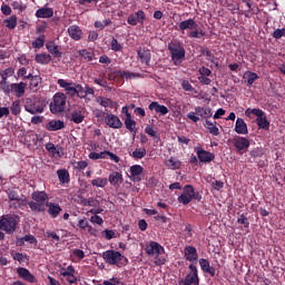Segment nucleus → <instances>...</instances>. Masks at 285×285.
Wrapping results in <instances>:
<instances>
[{
    "label": "nucleus",
    "instance_id": "44",
    "mask_svg": "<svg viewBox=\"0 0 285 285\" xmlns=\"http://www.w3.org/2000/svg\"><path fill=\"white\" fill-rule=\"evenodd\" d=\"M4 23L9 30H14L17 28V16H11L9 19L4 20Z\"/></svg>",
    "mask_w": 285,
    "mask_h": 285
},
{
    "label": "nucleus",
    "instance_id": "34",
    "mask_svg": "<svg viewBox=\"0 0 285 285\" xmlns=\"http://www.w3.org/2000/svg\"><path fill=\"white\" fill-rule=\"evenodd\" d=\"M0 90H2V92H4L7 97H10V94H12V83L8 82L7 79L1 78Z\"/></svg>",
    "mask_w": 285,
    "mask_h": 285
},
{
    "label": "nucleus",
    "instance_id": "14",
    "mask_svg": "<svg viewBox=\"0 0 285 285\" xmlns=\"http://www.w3.org/2000/svg\"><path fill=\"white\" fill-rule=\"evenodd\" d=\"M107 181H109V184L111 186H114L115 188H119V186H121L124 184V175H121V173H119V171H112L109 175Z\"/></svg>",
    "mask_w": 285,
    "mask_h": 285
},
{
    "label": "nucleus",
    "instance_id": "37",
    "mask_svg": "<svg viewBox=\"0 0 285 285\" xmlns=\"http://www.w3.org/2000/svg\"><path fill=\"white\" fill-rule=\"evenodd\" d=\"M256 124L258 128H262L263 130H268V128H271V122L266 118V115H263L259 118H256Z\"/></svg>",
    "mask_w": 285,
    "mask_h": 285
},
{
    "label": "nucleus",
    "instance_id": "19",
    "mask_svg": "<svg viewBox=\"0 0 285 285\" xmlns=\"http://www.w3.org/2000/svg\"><path fill=\"white\" fill-rule=\"evenodd\" d=\"M53 14L55 10H52V8L42 7L36 11V17L38 19H50L53 17Z\"/></svg>",
    "mask_w": 285,
    "mask_h": 285
},
{
    "label": "nucleus",
    "instance_id": "40",
    "mask_svg": "<svg viewBox=\"0 0 285 285\" xmlns=\"http://www.w3.org/2000/svg\"><path fill=\"white\" fill-rule=\"evenodd\" d=\"M91 186H95L96 188H106V186H108V178H95L91 180Z\"/></svg>",
    "mask_w": 285,
    "mask_h": 285
},
{
    "label": "nucleus",
    "instance_id": "33",
    "mask_svg": "<svg viewBox=\"0 0 285 285\" xmlns=\"http://www.w3.org/2000/svg\"><path fill=\"white\" fill-rule=\"evenodd\" d=\"M46 48H47L48 52H50V55H53V57H57L58 59H60L61 51H59L58 45H56L55 42H48L46 45Z\"/></svg>",
    "mask_w": 285,
    "mask_h": 285
},
{
    "label": "nucleus",
    "instance_id": "1",
    "mask_svg": "<svg viewBox=\"0 0 285 285\" xmlns=\"http://www.w3.org/2000/svg\"><path fill=\"white\" fill-rule=\"evenodd\" d=\"M178 30L183 33L188 30L187 37H189V39H202V37L206 35L204 30L199 29V24L193 18L179 22Z\"/></svg>",
    "mask_w": 285,
    "mask_h": 285
},
{
    "label": "nucleus",
    "instance_id": "20",
    "mask_svg": "<svg viewBox=\"0 0 285 285\" xmlns=\"http://www.w3.org/2000/svg\"><path fill=\"white\" fill-rule=\"evenodd\" d=\"M46 206L48 208V214L50 215V217H52V219H57V217H59V214L62 210L61 206L55 203H47Z\"/></svg>",
    "mask_w": 285,
    "mask_h": 285
},
{
    "label": "nucleus",
    "instance_id": "63",
    "mask_svg": "<svg viewBox=\"0 0 285 285\" xmlns=\"http://www.w3.org/2000/svg\"><path fill=\"white\" fill-rule=\"evenodd\" d=\"M237 222H238V224L245 226V228H248V226L250 224V223H248V218L246 216H244V214L240 215V217L237 219Z\"/></svg>",
    "mask_w": 285,
    "mask_h": 285
},
{
    "label": "nucleus",
    "instance_id": "7",
    "mask_svg": "<svg viewBox=\"0 0 285 285\" xmlns=\"http://www.w3.org/2000/svg\"><path fill=\"white\" fill-rule=\"evenodd\" d=\"M17 224H19V217L14 215H6L0 219V230L12 235L17 230Z\"/></svg>",
    "mask_w": 285,
    "mask_h": 285
},
{
    "label": "nucleus",
    "instance_id": "53",
    "mask_svg": "<svg viewBox=\"0 0 285 285\" xmlns=\"http://www.w3.org/2000/svg\"><path fill=\"white\" fill-rule=\"evenodd\" d=\"M183 193L193 199V197H195V187L186 185Z\"/></svg>",
    "mask_w": 285,
    "mask_h": 285
},
{
    "label": "nucleus",
    "instance_id": "49",
    "mask_svg": "<svg viewBox=\"0 0 285 285\" xmlns=\"http://www.w3.org/2000/svg\"><path fill=\"white\" fill-rule=\"evenodd\" d=\"M76 97L79 99H86V88L81 85H76Z\"/></svg>",
    "mask_w": 285,
    "mask_h": 285
},
{
    "label": "nucleus",
    "instance_id": "64",
    "mask_svg": "<svg viewBox=\"0 0 285 285\" xmlns=\"http://www.w3.org/2000/svg\"><path fill=\"white\" fill-rule=\"evenodd\" d=\"M145 132L146 135H149V137H157V131H155V128H153V126L148 125L145 128Z\"/></svg>",
    "mask_w": 285,
    "mask_h": 285
},
{
    "label": "nucleus",
    "instance_id": "10",
    "mask_svg": "<svg viewBox=\"0 0 285 285\" xmlns=\"http://www.w3.org/2000/svg\"><path fill=\"white\" fill-rule=\"evenodd\" d=\"M195 153L203 164H210L215 159V154L204 150L202 147H195Z\"/></svg>",
    "mask_w": 285,
    "mask_h": 285
},
{
    "label": "nucleus",
    "instance_id": "51",
    "mask_svg": "<svg viewBox=\"0 0 285 285\" xmlns=\"http://www.w3.org/2000/svg\"><path fill=\"white\" fill-rule=\"evenodd\" d=\"M79 55L86 59V61H92L94 55L92 52L88 51L87 49L79 50Z\"/></svg>",
    "mask_w": 285,
    "mask_h": 285
},
{
    "label": "nucleus",
    "instance_id": "47",
    "mask_svg": "<svg viewBox=\"0 0 285 285\" xmlns=\"http://www.w3.org/2000/svg\"><path fill=\"white\" fill-rule=\"evenodd\" d=\"M60 275L66 278L70 275H75V267L72 265H69L67 268L60 269Z\"/></svg>",
    "mask_w": 285,
    "mask_h": 285
},
{
    "label": "nucleus",
    "instance_id": "27",
    "mask_svg": "<svg viewBox=\"0 0 285 285\" xmlns=\"http://www.w3.org/2000/svg\"><path fill=\"white\" fill-rule=\"evenodd\" d=\"M138 57L141 63H145V66H150V59H151L150 50H146V49L138 50Z\"/></svg>",
    "mask_w": 285,
    "mask_h": 285
},
{
    "label": "nucleus",
    "instance_id": "2",
    "mask_svg": "<svg viewBox=\"0 0 285 285\" xmlns=\"http://www.w3.org/2000/svg\"><path fill=\"white\" fill-rule=\"evenodd\" d=\"M33 200L28 203V206L32 213H46V202L48 200V194L46 191L36 190L31 194Z\"/></svg>",
    "mask_w": 285,
    "mask_h": 285
},
{
    "label": "nucleus",
    "instance_id": "22",
    "mask_svg": "<svg viewBox=\"0 0 285 285\" xmlns=\"http://www.w3.org/2000/svg\"><path fill=\"white\" fill-rule=\"evenodd\" d=\"M235 132H237V135H248V126L243 118H237L235 125Z\"/></svg>",
    "mask_w": 285,
    "mask_h": 285
},
{
    "label": "nucleus",
    "instance_id": "25",
    "mask_svg": "<svg viewBox=\"0 0 285 285\" xmlns=\"http://www.w3.org/2000/svg\"><path fill=\"white\" fill-rule=\"evenodd\" d=\"M244 82L247 86H253L257 79H259V76L256 72L253 71H246L243 76Z\"/></svg>",
    "mask_w": 285,
    "mask_h": 285
},
{
    "label": "nucleus",
    "instance_id": "11",
    "mask_svg": "<svg viewBox=\"0 0 285 285\" xmlns=\"http://www.w3.org/2000/svg\"><path fill=\"white\" fill-rule=\"evenodd\" d=\"M105 124L109 128H114L115 130H119V128L124 127V122H121V119H119L117 115L114 114H107L105 116Z\"/></svg>",
    "mask_w": 285,
    "mask_h": 285
},
{
    "label": "nucleus",
    "instance_id": "58",
    "mask_svg": "<svg viewBox=\"0 0 285 285\" xmlns=\"http://www.w3.org/2000/svg\"><path fill=\"white\" fill-rule=\"evenodd\" d=\"M122 49H124V47H121L119 41H117V39L112 38V40H111V50H114V52H121Z\"/></svg>",
    "mask_w": 285,
    "mask_h": 285
},
{
    "label": "nucleus",
    "instance_id": "59",
    "mask_svg": "<svg viewBox=\"0 0 285 285\" xmlns=\"http://www.w3.org/2000/svg\"><path fill=\"white\" fill-rule=\"evenodd\" d=\"M11 8H13V10H20V12H23V10H26V6L21 3V1H13L11 3Z\"/></svg>",
    "mask_w": 285,
    "mask_h": 285
},
{
    "label": "nucleus",
    "instance_id": "16",
    "mask_svg": "<svg viewBox=\"0 0 285 285\" xmlns=\"http://www.w3.org/2000/svg\"><path fill=\"white\" fill-rule=\"evenodd\" d=\"M234 146L239 151L246 153V150H248V148L250 147V141L248 140V138L238 137L234 140Z\"/></svg>",
    "mask_w": 285,
    "mask_h": 285
},
{
    "label": "nucleus",
    "instance_id": "41",
    "mask_svg": "<svg viewBox=\"0 0 285 285\" xmlns=\"http://www.w3.org/2000/svg\"><path fill=\"white\" fill-rule=\"evenodd\" d=\"M130 157H132V159H144V157H146V149H145V147L136 148L130 154Z\"/></svg>",
    "mask_w": 285,
    "mask_h": 285
},
{
    "label": "nucleus",
    "instance_id": "9",
    "mask_svg": "<svg viewBox=\"0 0 285 285\" xmlns=\"http://www.w3.org/2000/svg\"><path fill=\"white\" fill-rule=\"evenodd\" d=\"M145 22H146V12H144V10H138L135 13H131L127 18V23L129 26H137L138 23H140V26H144Z\"/></svg>",
    "mask_w": 285,
    "mask_h": 285
},
{
    "label": "nucleus",
    "instance_id": "39",
    "mask_svg": "<svg viewBox=\"0 0 285 285\" xmlns=\"http://www.w3.org/2000/svg\"><path fill=\"white\" fill-rule=\"evenodd\" d=\"M166 166L171 170H179L181 168V161L175 159L174 157L166 160Z\"/></svg>",
    "mask_w": 285,
    "mask_h": 285
},
{
    "label": "nucleus",
    "instance_id": "31",
    "mask_svg": "<svg viewBox=\"0 0 285 285\" xmlns=\"http://www.w3.org/2000/svg\"><path fill=\"white\" fill-rule=\"evenodd\" d=\"M97 102L102 106V108H117V102L112 101L110 98L98 97Z\"/></svg>",
    "mask_w": 285,
    "mask_h": 285
},
{
    "label": "nucleus",
    "instance_id": "42",
    "mask_svg": "<svg viewBox=\"0 0 285 285\" xmlns=\"http://www.w3.org/2000/svg\"><path fill=\"white\" fill-rule=\"evenodd\" d=\"M46 150H48V153H51L53 157H61V153L59 151V148H57V146H55V144L52 142L46 144Z\"/></svg>",
    "mask_w": 285,
    "mask_h": 285
},
{
    "label": "nucleus",
    "instance_id": "23",
    "mask_svg": "<svg viewBox=\"0 0 285 285\" xmlns=\"http://www.w3.org/2000/svg\"><path fill=\"white\" fill-rule=\"evenodd\" d=\"M68 33H69V37H71V39H73L75 41L81 40V36L83 35L79 26H70L68 28Z\"/></svg>",
    "mask_w": 285,
    "mask_h": 285
},
{
    "label": "nucleus",
    "instance_id": "45",
    "mask_svg": "<svg viewBox=\"0 0 285 285\" xmlns=\"http://www.w3.org/2000/svg\"><path fill=\"white\" fill-rule=\"evenodd\" d=\"M10 110L12 115H21V102L19 100H16L11 104Z\"/></svg>",
    "mask_w": 285,
    "mask_h": 285
},
{
    "label": "nucleus",
    "instance_id": "46",
    "mask_svg": "<svg viewBox=\"0 0 285 285\" xmlns=\"http://www.w3.org/2000/svg\"><path fill=\"white\" fill-rule=\"evenodd\" d=\"M46 43V36L38 37L33 42L32 47L37 48L38 50L43 48V45Z\"/></svg>",
    "mask_w": 285,
    "mask_h": 285
},
{
    "label": "nucleus",
    "instance_id": "26",
    "mask_svg": "<svg viewBox=\"0 0 285 285\" xmlns=\"http://www.w3.org/2000/svg\"><path fill=\"white\" fill-rule=\"evenodd\" d=\"M149 110H155V112H157L159 115H168V107H166L164 105H159V102H157V101H153L149 105Z\"/></svg>",
    "mask_w": 285,
    "mask_h": 285
},
{
    "label": "nucleus",
    "instance_id": "8",
    "mask_svg": "<svg viewBox=\"0 0 285 285\" xmlns=\"http://www.w3.org/2000/svg\"><path fill=\"white\" fill-rule=\"evenodd\" d=\"M190 273L186 275L185 279L179 282V285H199V275L197 266L194 264L189 265Z\"/></svg>",
    "mask_w": 285,
    "mask_h": 285
},
{
    "label": "nucleus",
    "instance_id": "38",
    "mask_svg": "<svg viewBox=\"0 0 285 285\" xmlns=\"http://www.w3.org/2000/svg\"><path fill=\"white\" fill-rule=\"evenodd\" d=\"M70 117L73 124H81L83 122V119H86V116L83 115V112H81V110L72 111Z\"/></svg>",
    "mask_w": 285,
    "mask_h": 285
},
{
    "label": "nucleus",
    "instance_id": "15",
    "mask_svg": "<svg viewBox=\"0 0 285 285\" xmlns=\"http://www.w3.org/2000/svg\"><path fill=\"white\" fill-rule=\"evenodd\" d=\"M185 259L187 262H197L199 255L197 254V248L194 246H186L184 250Z\"/></svg>",
    "mask_w": 285,
    "mask_h": 285
},
{
    "label": "nucleus",
    "instance_id": "6",
    "mask_svg": "<svg viewBox=\"0 0 285 285\" xmlns=\"http://www.w3.org/2000/svg\"><path fill=\"white\" fill-rule=\"evenodd\" d=\"M66 94L57 92L52 97V101L49 105L50 112H52V115H59L60 112H63V110H66Z\"/></svg>",
    "mask_w": 285,
    "mask_h": 285
},
{
    "label": "nucleus",
    "instance_id": "35",
    "mask_svg": "<svg viewBox=\"0 0 285 285\" xmlns=\"http://www.w3.org/2000/svg\"><path fill=\"white\" fill-rule=\"evenodd\" d=\"M26 79H30V89L37 90L39 88V83H41V77L39 76H32V73H29Z\"/></svg>",
    "mask_w": 285,
    "mask_h": 285
},
{
    "label": "nucleus",
    "instance_id": "52",
    "mask_svg": "<svg viewBox=\"0 0 285 285\" xmlns=\"http://www.w3.org/2000/svg\"><path fill=\"white\" fill-rule=\"evenodd\" d=\"M57 83L60 88H63L65 92L72 87V82H68L66 79H58Z\"/></svg>",
    "mask_w": 285,
    "mask_h": 285
},
{
    "label": "nucleus",
    "instance_id": "36",
    "mask_svg": "<svg viewBox=\"0 0 285 285\" xmlns=\"http://www.w3.org/2000/svg\"><path fill=\"white\" fill-rule=\"evenodd\" d=\"M57 175L60 184H68L70 181V174L67 169H58Z\"/></svg>",
    "mask_w": 285,
    "mask_h": 285
},
{
    "label": "nucleus",
    "instance_id": "13",
    "mask_svg": "<svg viewBox=\"0 0 285 285\" xmlns=\"http://www.w3.org/2000/svg\"><path fill=\"white\" fill-rule=\"evenodd\" d=\"M17 274L20 277V279L29 282V284H35V282H37V278L35 277V275H32V273H30L28 268L19 267L17 269Z\"/></svg>",
    "mask_w": 285,
    "mask_h": 285
},
{
    "label": "nucleus",
    "instance_id": "3",
    "mask_svg": "<svg viewBox=\"0 0 285 285\" xmlns=\"http://www.w3.org/2000/svg\"><path fill=\"white\" fill-rule=\"evenodd\" d=\"M168 50L175 66H179V63L186 59V49H184V46H181V42L178 40H171L168 45Z\"/></svg>",
    "mask_w": 285,
    "mask_h": 285
},
{
    "label": "nucleus",
    "instance_id": "54",
    "mask_svg": "<svg viewBox=\"0 0 285 285\" xmlns=\"http://www.w3.org/2000/svg\"><path fill=\"white\" fill-rule=\"evenodd\" d=\"M12 75H14V69L13 68H7L2 72H0L1 79H7V80H8L9 77H12Z\"/></svg>",
    "mask_w": 285,
    "mask_h": 285
},
{
    "label": "nucleus",
    "instance_id": "30",
    "mask_svg": "<svg viewBox=\"0 0 285 285\" xmlns=\"http://www.w3.org/2000/svg\"><path fill=\"white\" fill-rule=\"evenodd\" d=\"M141 173H144V167L140 165H132L130 167V175L134 177V181H141V178L139 177Z\"/></svg>",
    "mask_w": 285,
    "mask_h": 285
},
{
    "label": "nucleus",
    "instance_id": "55",
    "mask_svg": "<svg viewBox=\"0 0 285 285\" xmlns=\"http://www.w3.org/2000/svg\"><path fill=\"white\" fill-rule=\"evenodd\" d=\"M272 37L274 39H282V38L285 39V28L274 30V32L272 33Z\"/></svg>",
    "mask_w": 285,
    "mask_h": 285
},
{
    "label": "nucleus",
    "instance_id": "4",
    "mask_svg": "<svg viewBox=\"0 0 285 285\" xmlns=\"http://www.w3.org/2000/svg\"><path fill=\"white\" fill-rule=\"evenodd\" d=\"M102 259L106 262V264H109V266H118L119 268H121V262H128V258L115 249L104 252Z\"/></svg>",
    "mask_w": 285,
    "mask_h": 285
},
{
    "label": "nucleus",
    "instance_id": "5",
    "mask_svg": "<svg viewBox=\"0 0 285 285\" xmlns=\"http://www.w3.org/2000/svg\"><path fill=\"white\" fill-rule=\"evenodd\" d=\"M46 108V102L39 98H27L24 100V110L30 115H41Z\"/></svg>",
    "mask_w": 285,
    "mask_h": 285
},
{
    "label": "nucleus",
    "instance_id": "57",
    "mask_svg": "<svg viewBox=\"0 0 285 285\" xmlns=\"http://www.w3.org/2000/svg\"><path fill=\"white\" fill-rule=\"evenodd\" d=\"M155 264L156 266H164L166 264V256L164 254H156Z\"/></svg>",
    "mask_w": 285,
    "mask_h": 285
},
{
    "label": "nucleus",
    "instance_id": "24",
    "mask_svg": "<svg viewBox=\"0 0 285 285\" xmlns=\"http://www.w3.org/2000/svg\"><path fill=\"white\" fill-rule=\"evenodd\" d=\"M195 112L203 119H210V117H213V109L208 107H196Z\"/></svg>",
    "mask_w": 285,
    "mask_h": 285
},
{
    "label": "nucleus",
    "instance_id": "60",
    "mask_svg": "<svg viewBox=\"0 0 285 285\" xmlns=\"http://www.w3.org/2000/svg\"><path fill=\"white\" fill-rule=\"evenodd\" d=\"M181 88L186 91V92H193V90H195V88H193V85H190V82L188 80H183L181 82Z\"/></svg>",
    "mask_w": 285,
    "mask_h": 285
},
{
    "label": "nucleus",
    "instance_id": "62",
    "mask_svg": "<svg viewBox=\"0 0 285 285\" xmlns=\"http://www.w3.org/2000/svg\"><path fill=\"white\" fill-rule=\"evenodd\" d=\"M92 115L97 118V119H106V112L104 110L100 109H94L92 110Z\"/></svg>",
    "mask_w": 285,
    "mask_h": 285
},
{
    "label": "nucleus",
    "instance_id": "32",
    "mask_svg": "<svg viewBox=\"0 0 285 285\" xmlns=\"http://www.w3.org/2000/svg\"><path fill=\"white\" fill-rule=\"evenodd\" d=\"M205 127L210 132V135H214V137L219 136V128H217V121L213 122L210 120H206L205 121Z\"/></svg>",
    "mask_w": 285,
    "mask_h": 285
},
{
    "label": "nucleus",
    "instance_id": "48",
    "mask_svg": "<svg viewBox=\"0 0 285 285\" xmlns=\"http://www.w3.org/2000/svg\"><path fill=\"white\" fill-rule=\"evenodd\" d=\"M82 206H94L97 207L99 206V200L95 199V198H83L81 200Z\"/></svg>",
    "mask_w": 285,
    "mask_h": 285
},
{
    "label": "nucleus",
    "instance_id": "28",
    "mask_svg": "<svg viewBox=\"0 0 285 285\" xmlns=\"http://www.w3.org/2000/svg\"><path fill=\"white\" fill-rule=\"evenodd\" d=\"M125 128H127V130H129V132H132L134 137L135 135H137V121H135V119H132V117L129 118H125Z\"/></svg>",
    "mask_w": 285,
    "mask_h": 285
},
{
    "label": "nucleus",
    "instance_id": "29",
    "mask_svg": "<svg viewBox=\"0 0 285 285\" xmlns=\"http://www.w3.org/2000/svg\"><path fill=\"white\" fill-rule=\"evenodd\" d=\"M37 63H41V66H47L52 61V56L50 53H37L35 57Z\"/></svg>",
    "mask_w": 285,
    "mask_h": 285
},
{
    "label": "nucleus",
    "instance_id": "17",
    "mask_svg": "<svg viewBox=\"0 0 285 285\" xmlns=\"http://www.w3.org/2000/svg\"><path fill=\"white\" fill-rule=\"evenodd\" d=\"M46 128L50 132H56L57 130H63V128H66V122H63V120H51L46 125Z\"/></svg>",
    "mask_w": 285,
    "mask_h": 285
},
{
    "label": "nucleus",
    "instance_id": "43",
    "mask_svg": "<svg viewBox=\"0 0 285 285\" xmlns=\"http://www.w3.org/2000/svg\"><path fill=\"white\" fill-rule=\"evenodd\" d=\"M117 76L122 77V79H136V77H139V73L130 71H117Z\"/></svg>",
    "mask_w": 285,
    "mask_h": 285
},
{
    "label": "nucleus",
    "instance_id": "50",
    "mask_svg": "<svg viewBox=\"0 0 285 285\" xmlns=\"http://www.w3.org/2000/svg\"><path fill=\"white\" fill-rule=\"evenodd\" d=\"M193 202V198L189 197L188 195H186L185 193H183L179 197H178V203L183 204L184 206H188V204Z\"/></svg>",
    "mask_w": 285,
    "mask_h": 285
},
{
    "label": "nucleus",
    "instance_id": "61",
    "mask_svg": "<svg viewBox=\"0 0 285 285\" xmlns=\"http://www.w3.org/2000/svg\"><path fill=\"white\" fill-rule=\"evenodd\" d=\"M20 242L21 244H23V242H28L29 244H37V238H35L32 235H26L20 239Z\"/></svg>",
    "mask_w": 285,
    "mask_h": 285
},
{
    "label": "nucleus",
    "instance_id": "12",
    "mask_svg": "<svg viewBox=\"0 0 285 285\" xmlns=\"http://www.w3.org/2000/svg\"><path fill=\"white\" fill-rule=\"evenodd\" d=\"M145 250L147 255H164L166 253V249L157 242H151L146 246Z\"/></svg>",
    "mask_w": 285,
    "mask_h": 285
},
{
    "label": "nucleus",
    "instance_id": "56",
    "mask_svg": "<svg viewBox=\"0 0 285 285\" xmlns=\"http://www.w3.org/2000/svg\"><path fill=\"white\" fill-rule=\"evenodd\" d=\"M9 206L14 209L21 208L23 206V199L17 198V200H9Z\"/></svg>",
    "mask_w": 285,
    "mask_h": 285
},
{
    "label": "nucleus",
    "instance_id": "21",
    "mask_svg": "<svg viewBox=\"0 0 285 285\" xmlns=\"http://www.w3.org/2000/svg\"><path fill=\"white\" fill-rule=\"evenodd\" d=\"M26 82L11 83V92L16 95V97H23L26 95Z\"/></svg>",
    "mask_w": 285,
    "mask_h": 285
},
{
    "label": "nucleus",
    "instance_id": "18",
    "mask_svg": "<svg viewBox=\"0 0 285 285\" xmlns=\"http://www.w3.org/2000/svg\"><path fill=\"white\" fill-rule=\"evenodd\" d=\"M199 266L203 273H207L208 275H210V277H215V267L210 266V262H208V259L200 258Z\"/></svg>",
    "mask_w": 285,
    "mask_h": 285
}]
</instances>
